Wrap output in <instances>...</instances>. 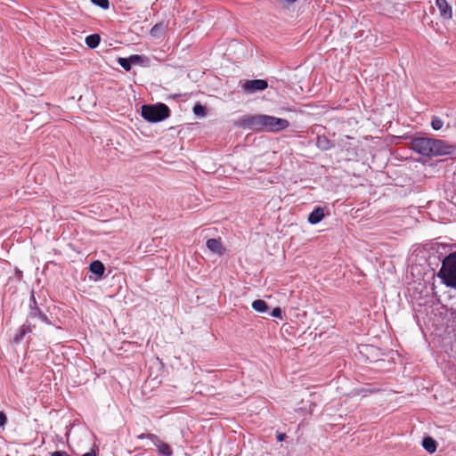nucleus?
I'll use <instances>...</instances> for the list:
<instances>
[{"label": "nucleus", "instance_id": "obj_1", "mask_svg": "<svg viewBox=\"0 0 456 456\" xmlns=\"http://www.w3.org/2000/svg\"><path fill=\"white\" fill-rule=\"evenodd\" d=\"M240 125L251 130L278 133L287 129L289 126V122L285 118L265 114H256L243 117Z\"/></svg>", "mask_w": 456, "mask_h": 456}, {"label": "nucleus", "instance_id": "obj_2", "mask_svg": "<svg viewBox=\"0 0 456 456\" xmlns=\"http://www.w3.org/2000/svg\"><path fill=\"white\" fill-rule=\"evenodd\" d=\"M411 149L428 158L448 156L453 153L454 146L441 139L416 137L411 142Z\"/></svg>", "mask_w": 456, "mask_h": 456}, {"label": "nucleus", "instance_id": "obj_3", "mask_svg": "<svg viewBox=\"0 0 456 456\" xmlns=\"http://www.w3.org/2000/svg\"><path fill=\"white\" fill-rule=\"evenodd\" d=\"M437 276L447 287L456 289V252L451 253L443 260Z\"/></svg>", "mask_w": 456, "mask_h": 456}, {"label": "nucleus", "instance_id": "obj_4", "mask_svg": "<svg viewBox=\"0 0 456 456\" xmlns=\"http://www.w3.org/2000/svg\"><path fill=\"white\" fill-rule=\"evenodd\" d=\"M169 115V109L164 103L143 105L142 107V117L151 123L160 122L168 118Z\"/></svg>", "mask_w": 456, "mask_h": 456}, {"label": "nucleus", "instance_id": "obj_5", "mask_svg": "<svg viewBox=\"0 0 456 456\" xmlns=\"http://www.w3.org/2000/svg\"><path fill=\"white\" fill-rule=\"evenodd\" d=\"M268 86V83L266 80L264 79H253V80H247L243 86L242 88L245 92L252 94L256 91H263L266 89Z\"/></svg>", "mask_w": 456, "mask_h": 456}, {"label": "nucleus", "instance_id": "obj_6", "mask_svg": "<svg viewBox=\"0 0 456 456\" xmlns=\"http://www.w3.org/2000/svg\"><path fill=\"white\" fill-rule=\"evenodd\" d=\"M149 439L152 442V444L157 447L158 452L161 456H171L173 453V451L171 447L162 442L157 436L153 434H149Z\"/></svg>", "mask_w": 456, "mask_h": 456}, {"label": "nucleus", "instance_id": "obj_7", "mask_svg": "<svg viewBox=\"0 0 456 456\" xmlns=\"http://www.w3.org/2000/svg\"><path fill=\"white\" fill-rule=\"evenodd\" d=\"M436 4L442 18L447 20L452 18V9L447 0H436Z\"/></svg>", "mask_w": 456, "mask_h": 456}, {"label": "nucleus", "instance_id": "obj_8", "mask_svg": "<svg viewBox=\"0 0 456 456\" xmlns=\"http://www.w3.org/2000/svg\"><path fill=\"white\" fill-rule=\"evenodd\" d=\"M208 248L218 256H223L225 252V248H224L222 242L216 239H209L207 240Z\"/></svg>", "mask_w": 456, "mask_h": 456}, {"label": "nucleus", "instance_id": "obj_9", "mask_svg": "<svg viewBox=\"0 0 456 456\" xmlns=\"http://www.w3.org/2000/svg\"><path fill=\"white\" fill-rule=\"evenodd\" d=\"M324 209L321 207H316L308 216V222L311 224H316L324 218Z\"/></svg>", "mask_w": 456, "mask_h": 456}, {"label": "nucleus", "instance_id": "obj_10", "mask_svg": "<svg viewBox=\"0 0 456 456\" xmlns=\"http://www.w3.org/2000/svg\"><path fill=\"white\" fill-rule=\"evenodd\" d=\"M32 331V329H31V326L30 324H23L18 330H17V333L15 334L14 338H13V342L15 344H19L24 338V336L28 333H30Z\"/></svg>", "mask_w": 456, "mask_h": 456}, {"label": "nucleus", "instance_id": "obj_11", "mask_svg": "<svg viewBox=\"0 0 456 456\" xmlns=\"http://www.w3.org/2000/svg\"><path fill=\"white\" fill-rule=\"evenodd\" d=\"M422 446L429 453H433L436 451V442L431 436H426L423 438Z\"/></svg>", "mask_w": 456, "mask_h": 456}, {"label": "nucleus", "instance_id": "obj_12", "mask_svg": "<svg viewBox=\"0 0 456 456\" xmlns=\"http://www.w3.org/2000/svg\"><path fill=\"white\" fill-rule=\"evenodd\" d=\"M166 28L165 22L157 23L151 28L150 34L151 37L159 38L163 36Z\"/></svg>", "mask_w": 456, "mask_h": 456}, {"label": "nucleus", "instance_id": "obj_13", "mask_svg": "<svg viewBox=\"0 0 456 456\" xmlns=\"http://www.w3.org/2000/svg\"><path fill=\"white\" fill-rule=\"evenodd\" d=\"M89 269L90 272L101 277L104 273L105 267L101 261L95 260L90 264Z\"/></svg>", "mask_w": 456, "mask_h": 456}, {"label": "nucleus", "instance_id": "obj_14", "mask_svg": "<svg viewBox=\"0 0 456 456\" xmlns=\"http://www.w3.org/2000/svg\"><path fill=\"white\" fill-rule=\"evenodd\" d=\"M252 308L260 314H265L268 311V305L265 300L256 299L252 302Z\"/></svg>", "mask_w": 456, "mask_h": 456}, {"label": "nucleus", "instance_id": "obj_15", "mask_svg": "<svg viewBox=\"0 0 456 456\" xmlns=\"http://www.w3.org/2000/svg\"><path fill=\"white\" fill-rule=\"evenodd\" d=\"M29 316L31 318H39L43 322H45L46 324L51 323L48 317L45 314H43L37 307H31Z\"/></svg>", "mask_w": 456, "mask_h": 456}, {"label": "nucleus", "instance_id": "obj_16", "mask_svg": "<svg viewBox=\"0 0 456 456\" xmlns=\"http://www.w3.org/2000/svg\"><path fill=\"white\" fill-rule=\"evenodd\" d=\"M101 41L100 36L98 34H93L90 36H87L86 37V44L89 48H95L99 45Z\"/></svg>", "mask_w": 456, "mask_h": 456}, {"label": "nucleus", "instance_id": "obj_17", "mask_svg": "<svg viewBox=\"0 0 456 456\" xmlns=\"http://www.w3.org/2000/svg\"><path fill=\"white\" fill-rule=\"evenodd\" d=\"M317 145L322 150H328L330 148V142L326 137H318Z\"/></svg>", "mask_w": 456, "mask_h": 456}, {"label": "nucleus", "instance_id": "obj_18", "mask_svg": "<svg viewBox=\"0 0 456 456\" xmlns=\"http://www.w3.org/2000/svg\"><path fill=\"white\" fill-rule=\"evenodd\" d=\"M444 126L443 120L438 117H434L431 121V126L434 130H440Z\"/></svg>", "mask_w": 456, "mask_h": 456}, {"label": "nucleus", "instance_id": "obj_19", "mask_svg": "<svg viewBox=\"0 0 456 456\" xmlns=\"http://www.w3.org/2000/svg\"><path fill=\"white\" fill-rule=\"evenodd\" d=\"M118 62L125 70L129 71L131 69L132 64L128 58H119Z\"/></svg>", "mask_w": 456, "mask_h": 456}, {"label": "nucleus", "instance_id": "obj_20", "mask_svg": "<svg viewBox=\"0 0 456 456\" xmlns=\"http://www.w3.org/2000/svg\"><path fill=\"white\" fill-rule=\"evenodd\" d=\"M92 3L104 10L108 9L110 7V2L109 0H91Z\"/></svg>", "mask_w": 456, "mask_h": 456}, {"label": "nucleus", "instance_id": "obj_21", "mask_svg": "<svg viewBox=\"0 0 456 456\" xmlns=\"http://www.w3.org/2000/svg\"><path fill=\"white\" fill-rule=\"evenodd\" d=\"M193 113L196 116H204L205 115V107L200 104H196L193 107Z\"/></svg>", "mask_w": 456, "mask_h": 456}, {"label": "nucleus", "instance_id": "obj_22", "mask_svg": "<svg viewBox=\"0 0 456 456\" xmlns=\"http://www.w3.org/2000/svg\"><path fill=\"white\" fill-rule=\"evenodd\" d=\"M131 64H138L142 61V60L143 59L142 56L141 55H137V54H134V55H131L130 57H128Z\"/></svg>", "mask_w": 456, "mask_h": 456}, {"label": "nucleus", "instance_id": "obj_23", "mask_svg": "<svg viewBox=\"0 0 456 456\" xmlns=\"http://www.w3.org/2000/svg\"><path fill=\"white\" fill-rule=\"evenodd\" d=\"M271 315L275 318L282 319V312L280 307H275L273 309Z\"/></svg>", "mask_w": 456, "mask_h": 456}, {"label": "nucleus", "instance_id": "obj_24", "mask_svg": "<svg viewBox=\"0 0 456 456\" xmlns=\"http://www.w3.org/2000/svg\"><path fill=\"white\" fill-rule=\"evenodd\" d=\"M51 456H70L67 452L64 451H55L52 452Z\"/></svg>", "mask_w": 456, "mask_h": 456}, {"label": "nucleus", "instance_id": "obj_25", "mask_svg": "<svg viewBox=\"0 0 456 456\" xmlns=\"http://www.w3.org/2000/svg\"><path fill=\"white\" fill-rule=\"evenodd\" d=\"M7 418L4 412H0V427H4L6 423Z\"/></svg>", "mask_w": 456, "mask_h": 456}, {"label": "nucleus", "instance_id": "obj_26", "mask_svg": "<svg viewBox=\"0 0 456 456\" xmlns=\"http://www.w3.org/2000/svg\"><path fill=\"white\" fill-rule=\"evenodd\" d=\"M285 436H286V435L281 433L277 436V439H278V441L281 442L285 439Z\"/></svg>", "mask_w": 456, "mask_h": 456}, {"label": "nucleus", "instance_id": "obj_27", "mask_svg": "<svg viewBox=\"0 0 456 456\" xmlns=\"http://www.w3.org/2000/svg\"><path fill=\"white\" fill-rule=\"evenodd\" d=\"M149 435L141 434L137 436L138 439L149 438Z\"/></svg>", "mask_w": 456, "mask_h": 456}, {"label": "nucleus", "instance_id": "obj_28", "mask_svg": "<svg viewBox=\"0 0 456 456\" xmlns=\"http://www.w3.org/2000/svg\"><path fill=\"white\" fill-rule=\"evenodd\" d=\"M82 456H95V453H94V452H88L83 454Z\"/></svg>", "mask_w": 456, "mask_h": 456}, {"label": "nucleus", "instance_id": "obj_29", "mask_svg": "<svg viewBox=\"0 0 456 456\" xmlns=\"http://www.w3.org/2000/svg\"><path fill=\"white\" fill-rule=\"evenodd\" d=\"M284 1L289 4H292V3L296 2L297 0H284Z\"/></svg>", "mask_w": 456, "mask_h": 456}, {"label": "nucleus", "instance_id": "obj_30", "mask_svg": "<svg viewBox=\"0 0 456 456\" xmlns=\"http://www.w3.org/2000/svg\"><path fill=\"white\" fill-rule=\"evenodd\" d=\"M31 300H32V301H33V303L36 305V299H35V297H34V296H33V295H32V297H31Z\"/></svg>", "mask_w": 456, "mask_h": 456}]
</instances>
